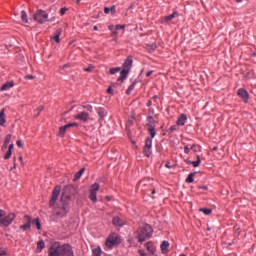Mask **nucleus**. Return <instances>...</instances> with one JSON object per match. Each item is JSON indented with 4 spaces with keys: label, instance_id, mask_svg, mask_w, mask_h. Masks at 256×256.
Masks as SVG:
<instances>
[{
    "label": "nucleus",
    "instance_id": "obj_10",
    "mask_svg": "<svg viewBox=\"0 0 256 256\" xmlns=\"http://www.w3.org/2000/svg\"><path fill=\"white\" fill-rule=\"evenodd\" d=\"M153 146V139L146 138L144 146V155L151 157V147Z\"/></svg>",
    "mask_w": 256,
    "mask_h": 256
},
{
    "label": "nucleus",
    "instance_id": "obj_52",
    "mask_svg": "<svg viewBox=\"0 0 256 256\" xmlns=\"http://www.w3.org/2000/svg\"><path fill=\"white\" fill-rule=\"evenodd\" d=\"M190 149H191L192 151H194V153H197V146H196L195 144H193V145L190 147Z\"/></svg>",
    "mask_w": 256,
    "mask_h": 256
},
{
    "label": "nucleus",
    "instance_id": "obj_6",
    "mask_svg": "<svg viewBox=\"0 0 256 256\" xmlns=\"http://www.w3.org/2000/svg\"><path fill=\"white\" fill-rule=\"evenodd\" d=\"M59 195H61V186H55L52 192L51 199L49 201L50 207H53V205L57 203V199H59Z\"/></svg>",
    "mask_w": 256,
    "mask_h": 256
},
{
    "label": "nucleus",
    "instance_id": "obj_11",
    "mask_svg": "<svg viewBox=\"0 0 256 256\" xmlns=\"http://www.w3.org/2000/svg\"><path fill=\"white\" fill-rule=\"evenodd\" d=\"M133 67V56H128L123 63V69L126 71H131Z\"/></svg>",
    "mask_w": 256,
    "mask_h": 256
},
{
    "label": "nucleus",
    "instance_id": "obj_21",
    "mask_svg": "<svg viewBox=\"0 0 256 256\" xmlns=\"http://www.w3.org/2000/svg\"><path fill=\"white\" fill-rule=\"evenodd\" d=\"M5 123H7V120L5 119V109H2L0 111V126L4 127Z\"/></svg>",
    "mask_w": 256,
    "mask_h": 256
},
{
    "label": "nucleus",
    "instance_id": "obj_22",
    "mask_svg": "<svg viewBox=\"0 0 256 256\" xmlns=\"http://www.w3.org/2000/svg\"><path fill=\"white\" fill-rule=\"evenodd\" d=\"M160 248H161L162 253H167L169 251V242L163 241Z\"/></svg>",
    "mask_w": 256,
    "mask_h": 256
},
{
    "label": "nucleus",
    "instance_id": "obj_56",
    "mask_svg": "<svg viewBox=\"0 0 256 256\" xmlns=\"http://www.w3.org/2000/svg\"><path fill=\"white\" fill-rule=\"evenodd\" d=\"M107 93L113 95V88L111 86L107 89Z\"/></svg>",
    "mask_w": 256,
    "mask_h": 256
},
{
    "label": "nucleus",
    "instance_id": "obj_36",
    "mask_svg": "<svg viewBox=\"0 0 256 256\" xmlns=\"http://www.w3.org/2000/svg\"><path fill=\"white\" fill-rule=\"evenodd\" d=\"M135 82L134 83H132L129 87H128V89H127V91H126V95H131V93L133 92V89H135Z\"/></svg>",
    "mask_w": 256,
    "mask_h": 256
},
{
    "label": "nucleus",
    "instance_id": "obj_61",
    "mask_svg": "<svg viewBox=\"0 0 256 256\" xmlns=\"http://www.w3.org/2000/svg\"><path fill=\"white\" fill-rule=\"evenodd\" d=\"M25 79H35V76H33V75H26Z\"/></svg>",
    "mask_w": 256,
    "mask_h": 256
},
{
    "label": "nucleus",
    "instance_id": "obj_46",
    "mask_svg": "<svg viewBox=\"0 0 256 256\" xmlns=\"http://www.w3.org/2000/svg\"><path fill=\"white\" fill-rule=\"evenodd\" d=\"M184 153H186V155H189V153H191V148H189V145H186L184 147Z\"/></svg>",
    "mask_w": 256,
    "mask_h": 256
},
{
    "label": "nucleus",
    "instance_id": "obj_35",
    "mask_svg": "<svg viewBox=\"0 0 256 256\" xmlns=\"http://www.w3.org/2000/svg\"><path fill=\"white\" fill-rule=\"evenodd\" d=\"M121 71V67L111 68L109 70L110 75H115L116 73H119Z\"/></svg>",
    "mask_w": 256,
    "mask_h": 256
},
{
    "label": "nucleus",
    "instance_id": "obj_64",
    "mask_svg": "<svg viewBox=\"0 0 256 256\" xmlns=\"http://www.w3.org/2000/svg\"><path fill=\"white\" fill-rule=\"evenodd\" d=\"M8 145H9V144H5V143H4V144L2 145V150L7 149Z\"/></svg>",
    "mask_w": 256,
    "mask_h": 256
},
{
    "label": "nucleus",
    "instance_id": "obj_9",
    "mask_svg": "<svg viewBox=\"0 0 256 256\" xmlns=\"http://www.w3.org/2000/svg\"><path fill=\"white\" fill-rule=\"evenodd\" d=\"M24 225H20V229L23 231H29L31 229V223H33V219L29 215L24 216Z\"/></svg>",
    "mask_w": 256,
    "mask_h": 256
},
{
    "label": "nucleus",
    "instance_id": "obj_55",
    "mask_svg": "<svg viewBox=\"0 0 256 256\" xmlns=\"http://www.w3.org/2000/svg\"><path fill=\"white\" fill-rule=\"evenodd\" d=\"M15 161H17L16 157H14V166L10 169L11 171H13V169H17V164L15 163Z\"/></svg>",
    "mask_w": 256,
    "mask_h": 256
},
{
    "label": "nucleus",
    "instance_id": "obj_31",
    "mask_svg": "<svg viewBox=\"0 0 256 256\" xmlns=\"http://www.w3.org/2000/svg\"><path fill=\"white\" fill-rule=\"evenodd\" d=\"M66 131H67V127L61 126V127L59 128V136H60V137H65Z\"/></svg>",
    "mask_w": 256,
    "mask_h": 256
},
{
    "label": "nucleus",
    "instance_id": "obj_63",
    "mask_svg": "<svg viewBox=\"0 0 256 256\" xmlns=\"http://www.w3.org/2000/svg\"><path fill=\"white\" fill-rule=\"evenodd\" d=\"M108 29H109V31H114V29H115V26H113V25H110V26H108Z\"/></svg>",
    "mask_w": 256,
    "mask_h": 256
},
{
    "label": "nucleus",
    "instance_id": "obj_39",
    "mask_svg": "<svg viewBox=\"0 0 256 256\" xmlns=\"http://www.w3.org/2000/svg\"><path fill=\"white\" fill-rule=\"evenodd\" d=\"M200 211L204 213V215H211L212 210L209 208H200Z\"/></svg>",
    "mask_w": 256,
    "mask_h": 256
},
{
    "label": "nucleus",
    "instance_id": "obj_29",
    "mask_svg": "<svg viewBox=\"0 0 256 256\" xmlns=\"http://www.w3.org/2000/svg\"><path fill=\"white\" fill-rule=\"evenodd\" d=\"M37 249H40V251H43V249H45V241L39 240L37 242Z\"/></svg>",
    "mask_w": 256,
    "mask_h": 256
},
{
    "label": "nucleus",
    "instance_id": "obj_2",
    "mask_svg": "<svg viewBox=\"0 0 256 256\" xmlns=\"http://www.w3.org/2000/svg\"><path fill=\"white\" fill-rule=\"evenodd\" d=\"M15 217H17L15 213L6 215V212L0 209V227H9L15 221Z\"/></svg>",
    "mask_w": 256,
    "mask_h": 256
},
{
    "label": "nucleus",
    "instance_id": "obj_16",
    "mask_svg": "<svg viewBox=\"0 0 256 256\" xmlns=\"http://www.w3.org/2000/svg\"><path fill=\"white\" fill-rule=\"evenodd\" d=\"M15 87V82L9 81L2 85L0 91H9V89Z\"/></svg>",
    "mask_w": 256,
    "mask_h": 256
},
{
    "label": "nucleus",
    "instance_id": "obj_28",
    "mask_svg": "<svg viewBox=\"0 0 256 256\" xmlns=\"http://www.w3.org/2000/svg\"><path fill=\"white\" fill-rule=\"evenodd\" d=\"M21 19H22V22L29 23V19L27 18V12H25V10L21 11Z\"/></svg>",
    "mask_w": 256,
    "mask_h": 256
},
{
    "label": "nucleus",
    "instance_id": "obj_24",
    "mask_svg": "<svg viewBox=\"0 0 256 256\" xmlns=\"http://www.w3.org/2000/svg\"><path fill=\"white\" fill-rule=\"evenodd\" d=\"M129 75V70L123 69L120 72V77L118 78V81H123L124 79H127V76Z\"/></svg>",
    "mask_w": 256,
    "mask_h": 256
},
{
    "label": "nucleus",
    "instance_id": "obj_27",
    "mask_svg": "<svg viewBox=\"0 0 256 256\" xmlns=\"http://www.w3.org/2000/svg\"><path fill=\"white\" fill-rule=\"evenodd\" d=\"M99 188H100L99 183H94L91 185L90 192L97 193V191H99Z\"/></svg>",
    "mask_w": 256,
    "mask_h": 256
},
{
    "label": "nucleus",
    "instance_id": "obj_14",
    "mask_svg": "<svg viewBox=\"0 0 256 256\" xmlns=\"http://www.w3.org/2000/svg\"><path fill=\"white\" fill-rule=\"evenodd\" d=\"M71 191H73L72 186H65L63 191H62V197H65L66 199L71 198Z\"/></svg>",
    "mask_w": 256,
    "mask_h": 256
},
{
    "label": "nucleus",
    "instance_id": "obj_54",
    "mask_svg": "<svg viewBox=\"0 0 256 256\" xmlns=\"http://www.w3.org/2000/svg\"><path fill=\"white\" fill-rule=\"evenodd\" d=\"M5 255H7V252H5L3 248H0V256H5Z\"/></svg>",
    "mask_w": 256,
    "mask_h": 256
},
{
    "label": "nucleus",
    "instance_id": "obj_18",
    "mask_svg": "<svg viewBox=\"0 0 256 256\" xmlns=\"http://www.w3.org/2000/svg\"><path fill=\"white\" fill-rule=\"evenodd\" d=\"M145 247H146L147 251H149V253H151L152 255H155L157 248H155V245H153L152 242H147L145 244Z\"/></svg>",
    "mask_w": 256,
    "mask_h": 256
},
{
    "label": "nucleus",
    "instance_id": "obj_30",
    "mask_svg": "<svg viewBox=\"0 0 256 256\" xmlns=\"http://www.w3.org/2000/svg\"><path fill=\"white\" fill-rule=\"evenodd\" d=\"M89 199H91L93 201V203H97V192L90 191Z\"/></svg>",
    "mask_w": 256,
    "mask_h": 256
},
{
    "label": "nucleus",
    "instance_id": "obj_62",
    "mask_svg": "<svg viewBox=\"0 0 256 256\" xmlns=\"http://www.w3.org/2000/svg\"><path fill=\"white\" fill-rule=\"evenodd\" d=\"M153 105V101L149 100L146 104L147 107H151Z\"/></svg>",
    "mask_w": 256,
    "mask_h": 256
},
{
    "label": "nucleus",
    "instance_id": "obj_19",
    "mask_svg": "<svg viewBox=\"0 0 256 256\" xmlns=\"http://www.w3.org/2000/svg\"><path fill=\"white\" fill-rule=\"evenodd\" d=\"M187 121V115L181 114L177 119V125L183 127Z\"/></svg>",
    "mask_w": 256,
    "mask_h": 256
},
{
    "label": "nucleus",
    "instance_id": "obj_42",
    "mask_svg": "<svg viewBox=\"0 0 256 256\" xmlns=\"http://www.w3.org/2000/svg\"><path fill=\"white\" fill-rule=\"evenodd\" d=\"M175 15H177V12L172 13L171 15L166 17V21H171L175 19Z\"/></svg>",
    "mask_w": 256,
    "mask_h": 256
},
{
    "label": "nucleus",
    "instance_id": "obj_58",
    "mask_svg": "<svg viewBox=\"0 0 256 256\" xmlns=\"http://www.w3.org/2000/svg\"><path fill=\"white\" fill-rule=\"evenodd\" d=\"M111 37H117V30H112Z\"/></svg>",
    "mask_w": 256,
    "mask_h": 256
},
{
    "label": "nucleus",
    "instance_id": "obj_12",
    "mask_svg": "<svg viewBox=\"0 0 256 256\" xmlns=\"http://www.w3.org/2000/svg\"><path fill=\"white\" fill-rule=\"evenodd\" d=\"M74 119L82 121V123H87L89 121V113L81 112L80 114L76 115Z\"/></svg>",
    "mask_w": 256,
    "mask_h": 256
},
{
    "label": "nucleus",
    "instance_id": "obj_20",
    "mask_svg": "<svg viewBox=\"0 0 256 256\" xmlns=\"http://www.w3.org/2000/svg\"><path fill=\"white\" fill-rule=\"evenodd\" d=\"M146 121L148 129L155 127V118L153 116H148Z\"/></svg>",
    "mask_w": 256,
    "mask_h": 256
},
{
    "label": "nucleus",
    "instance_id": "obj_60",
    "mask_svg": "<svg viewBox=\"0 0 256 256\" xmlns=\"http://www.w3.org/2000/svg\"><path fill=\"white\" fill-rule=\"evenodd\" d=\"M153 75V70H150L146 73V77H151Z\"/></svg>",
    "mask_w": 256,
    "mask_h": 256
},
{
    "label": "nucleus",
    "instance_id": "obj_3",
    "mask_svg": "<svg viewBox=\"0 0 256 256\" xmlns=\"http://www.w3.org/2000/svg\"><path fill=\"white\" fill-rule=\"evenodd\" d=\"M34 21H37L40 25H44V23H47V19H49V14L45 12V10L39 9L37 12L33 15Z\"/></svg>",
    "mask_w": 256,
    "mask_h": 256
},
{
    "label": "nucleus",
    "instance_id": "obj_17",
    "mask_svg": "<svg viewBox=\"0 0 256 256\" xmlns=\"http://www.w3.org/2000/svg\"><path fill=\"white\" fill-rule=\"evenodd\" d=\"M196 161L186 160L187 165H193V167H199L201 165V157L196 156Z\"/></svg>",
    "mask_w": 256,
    "mask_h": 256
},
{
    "label": "nucleus",
    "instance_id": "obj_40",
    "mask_svg": "<svg viewBox=\"0 0 256 256\" xmlns=\"http://www.w3.org/2000/svg\"><path fill=\"white\" fill-rule=\"evenodd\" d=\"M64 127H66V129H71V127H79V124L76 122H72V123L66 124Z\"/></svg>",
    "mask_w": 256,
    "mask_h": 256
},
{
    "label": "nucleus",
    "instance_id": "obj_50",
    "mask_svg": "<svg viewBox=\"0 0 256 256\" xmlns=\"http://www.w3.org/2000/svg\"><path fill=\"white\" fill-rule=\"evenodd\" d=\"M165 167H167V169H173V167H175L174 165H171V162H167L165 164Z\"/></svg>",
    "mask_w": 256,
    "mask_h": 256
},
{
    "label": "nucleus",
    "instance_id": "obj_57",
    "mask_svg": "<svg viewBox=\"0 0 256 256\" xmlns=\"http://www.w3.org/2000/svg\"><path fill=\"white\" fill-rule=\"evenodd\" d=\"M16 145H17V147H23V143L21 142V140H18L16 142Z\"/></svg>",
    "mask_w": 256,
    "mask_h": 256
},
{
    "label": "nucleus",
    "instance_id": "obj_45",
    "mask_svg": "<svg viewBox=\"0 0 256 256\" xmlns=\"http://www.w3.org/2000/svg\"><path fill=\"white\" fill-rule=\"evenodd\" d=\"M173 131H177V125H172V126L168 129V133H173Z\"/></svg>",
    "mask_w": 256,
    "mask_h": 256
},
{
    "label": "nucleus",
    "instance_id": "obj_26",
    "mask_svg": "<svg viewBox=\"0 0 256 256\" xmlns=\"http://www.w3.org/2000/svg\"><path fill=\"white\" fill-rule=\"evenodd\" d=\"M56 215H58V217H65V215H67V209L65 207L61 208V211H57Z\"/></svg>",
    "mask_w": 256,
    "mask_h": 256
},
{
    "label": "nucleus",
    "instance_id": "obj_59",
    "mask_svg": "<svg viewBox=\"0 0 256 256\" xmlns=\"http://www.w3.org/2000/svg\"><path fill=\"white\" fill-rule=\"evenodd\" d=\"M14 147H15V145L14 144H10L9 145V147H8V151H13V149H14Z\"/></svg>",
    "mask_w": 256,
    "mask_h": 256
},
{
    "label": "nucleus",
    "instance_id": "obj_33",
    "mask_svg": "<svg viewBox=\"0 0 256 256\" xmlns=\"http://www.w3.org/2000/svg\"><path fill=\"white\" fill-rule=\"evenodd\" d=\"M101 253H102V251H101V248H99V247L92 250L93 256H101Z\"/></svg>",
    "mask_w": 256,
    "mask_h": 256
},
{
    "label": "nucleus",
    "instance_id": "obj_8",
    "mask_svg": "<svg viewBox=\"0 0 256 256\" xmlns=\"http://www.w3.org/2000/svg\"><path fill=\"white\" fill-rule=\"evenodd\" d=\"M238 97H241L244 103H249V92L245 88H239L237 91Z\"/></svg>",
    "mask_w": 256,
    "mask_h": 256
},
{
    "label": "nucleus",
    "instance_id": "obj_47",
    "mask_svg": "<svg viewBox=\"0 0 256 256\" xmlns=\"http://www.w3.org/2000/svg\"><path fill=\"white\" fill-rule=\"evenodd\" d=\"M44 107L43 106H39L36 111H38L36 117H39V115L41 114V111H43Z\"/></svg>",
    "mask_w": 256,
    "mask_h": 256
},
{
    "label": "nucleus",
    "instance_id": "obj_49",
    "mask_svg": "<svg viewBox=\"0 0 256 256\" xmlns=\"http://www.w3.org/2000/svg\"><path fill=\"white\" fill-rule=\"evenodd\" d=\"M116 31H120V29H125V25H116L115 26Z\"/></svg>",
    "mask_w": 256,
    "mask_h": 256
},
{
    "label": "nucleus",
    "instance_id": "obj_23",
    "mask_svg": "<svg viewBox=\"0 0 256 256\" xmlns=\"http://www.w3.org/2000/svg\"><path fill=\"white\" fill-rule=\"evenodd\" d=\"M98 115H99L101 121H103L105 119V117H107V110H105L104 108H99Z\"/></svg>",
    "mask_w": 256,
    "mask_h": 256
},
{
    "label": "nucleus",
    "instance_id": "obj_7",
    "mask_svg": "<svg viewBox=\"0 0 256 256\" xmlns=\"http://www.w3.org/2000/svg\"><path fill=\"white\" fill-rule=\"evenodd\" d=\"M61 256H75L73 246L70 244H63L61 248Z\"/></svg>",
    "mask_w": 256,
    "mask_h": 256
},
{
    "label": "nucleus",
    "instance_id": "obj_53",
    "mask_svg": "<svg viewBox=\"0 0 256 256\" xmlns=\"http://www.w3.org/2000/svg\"><path fill=\"white\" fill-rule=\"evenodd\" d=\"M139 255L140 256H147V253L145 252V250H139Z\"/></svg>",
    "mask_w": 256,
    "mask_h": 256
},
{
    "label": "nucleus",
    "instance_id": "obj_37",
    "mask_svg": "<svg viewBox=\"0 0 256 256\" xmlns=\"http://www.w3.org/2000/svg\"><path fill=\"white\" fill-rule=\"evenodd\" d=\"M193 177H195V173H190L186 178V183H193L194 181Z\"/></svg>",
    "mask_w": 256,
    "mask_h": 256
},
{
    "label": "nucleus",
    "instance_id": "obj_51",
    "mask_svg": "<svg viewBox=\"0 0 256 256\" xmlns=\"http://www.w3.org/2000/svg\"><path fill=\"white\" fill-rule=\"evenodd\" d=\"M110 12H111V8H109V7H105V8H104V13H105L106 15H109Z\"/></svg>",
    "mask_w": 256,
    "mask_h": 256
},
{
    "label": "nucleus",
    "instance_id": "obj_43",
    "mask_svg": "<svg viewBox=\"0 0 256 256\" xmlns=\"http://www.w3.org/2000/svg\"><path fill=\"white\" fill-rule=\"evenodd\" d=\"M93 69H95V67L93 65H89L87 68L84 69V71L86 73H91Z\"/></svg>",
    "mask_w": 256,
    "mask_h": 256
},
{
    "label": "nucleus",
    "instance_id": "obj_4",
    "mask_svg": "<svg viewBox=\"0 0 256 256\" xmlns=\"http://www.w3.org/2000/svg\"><path fill=\"white\" fill-rule=\"evenodd\" d=\"M61 242H53L48 249V256H61Z\"/></svg>",
    "mask_w": 256,
    "mask_h": 256
},
{
    "label": "nucleus",
    "instance_id": "obj_13",
    "mask_svg": "<svg viewBox=\"0 0 256 256\" xmlns=\"http://www.w3.org/2000/svg\"><path fill=\"white\" fill-rule=\"evenodd\" d=\"M112 223L115 227H123V225H125V221L119 216H114L112 219Z\"/></svg>",
    "mask_w": 256,
    "mask_h": 256
},
{
    "label": "nucleus",
    "instance_id": "obj_15",
    "mask_svg": "<svg viewBox=\"0 0 256 256\" xmlns=\"http://www.w3.org/2000/svg\"><path fill=\"white\" fill-rule=\"evenodd\" d=\"M61 33H63V29L59 28L54 32V36L52 37L53 41H55V43H60V37H61Z\"/></svg>",
    "mask_w": 256,
    "mask_h": 256
},
{
    "label": "nucleus",
    "instance_id": "obj_1",
    "mask_svg": "<svg viewBox=\"0 0 256 256\" xmlns=\"http://www.w3.org/2000/svg\"><path fill=\"white\" fill-rule=\"evenodd\" d=\"M153 237V228L149 224H144L140 228V232L138 234V241L139 243H143L147 241V239H151Z\"/></svg>",
    "mask_w": 256,
    "mask_h": 256
},
{
    "label": "nucleus",
    "instance_id": "obj_5",
    "mask_svg": "<svg viewBox=\"0 0 256 256\" xmlns=\"http://www.w3.org/2000/svg\"><path fill=\"white\" fill-rule=\"evenodd\" d=\"M119 243H121L119 236H117V234H110L106 240V247H108V249H113V247L119 245Z\"/></svg>",
    "mask_w": 256,
    "mask_h": 256
},
{
    "label": "nucleus",
    "instance_id": "obj_48",
    "mask_svg": "<svg viewBox=\"0 0 256 256\" xmlns=\"http://www.w3.org/2000/svg\"><path fill=\"white\" fill-rule=\"evenodd\" d=\"M66 13H67V8L66 7L60 9V15L61 16L65 15Z\"/></svg>",
    "mask_w": 256,
    "mask_h": 256
},
{
    "label": "nucleus",
    "instance_id": "obj_32",
    "mask_svg": "<svg viewBox=\"0 0 256 256\" xmlns=\"http://www.w3.org/2000/svg\"><path fill=\"white\" fill-rule=\"evenodd\" d=\"M83 173H85V168L80 169V170L75 174V180L77 181V179H81V175H83Z\"/></svg>",
    "mask_w": 256,
    "mask_h": 256
},
{
    "label": "nucleus",
    "instance_id": "obj_41",
    "mask_svg": "<svg viewBox=\"0 0 256 256\" xmlns=\"http://www.w3.org/2000/svg\"><path fill=\"white\" fill-rule=\"evenodd\" d=\"M11 134H7L4 140L5 145H9V143H11Z\"/></svg>",
    "mask_w": 256,
    "mask_h": 256
},
{
    "label": "nucleus",
    "instance_id": "obj_44",
    "mask_svg": "<svg viewBox=\"0 0 256 256\" xmlns=\"http://www.w3.org/2000/svg\"><path fill=\"white\" fill-rule=\"evenodd\" d=\"M13 154V152L11 150H8L6 152V154L4 155V159H11V155Z\"/></svg>",
    "mask_w": 256,
    "mask_h": 256
},
{
    "label": "nucleus",
    "instance_id": "obj_34",
    "mask_svg": "<svg viewBox=\"0 0 256 256\" xmlns=\"http://www.w3.org/2000/svg\"><path fill=\"white\" fill-rule=\"evenodd\" d=\"M148 132L150 133L151 139L155 138V136L157 135V132L155 131V127L154 128H147Z\"/></svg>",
    "mask_w": 256,
    "mask_h": 256
},
{
    "label": "nucleus",
    "instance_id": "obj_25",
    "mask_svg": "<svg viewBox=\"0 0 256 256\" xmlns=\"http://www.w3.org/2000/svg\"><path fill=\"white\" fill-rule=\"evenodd\" d=\"M32 225H35L36 229L38 231H41V221L39 220V218H35L33 221H32Z\"/></svg>",
    "mask_w": 256,
    "mask_h": 256
},
{
    "label": "nucleus",
    "instance_id": "obj_38",
    "mask_svg": "<svg viewBox=\"0 0 256 256\" xmlns=\"http://www.w3.org/2000/svg\"><path fill=\"white\" fill-rule=\"evenodd\" d=\"M82 108L86 109L87 111H89L90 113H93V106L89 105V104H82Z\"/></svg>",
    "mask_w": 256,
    "mask_h": 256
}]
</instances>
